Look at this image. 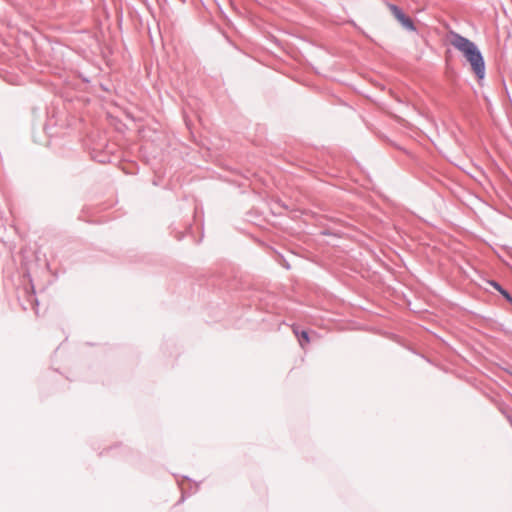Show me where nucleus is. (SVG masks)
Wrapping results in <instances>:
<instances>
[{
    "mask_svg": "<svg viewBox=\"0 0 512 512\" xmlns=\"http://www.w3.org/2000/svg\"><path fill=\"white\" fill-rule=\"evenodd\" d=\"M451 45L460 51L465 59L469 62L472 71L476 75L478 81L485 78V61L484 57L477 45L470 39L456 33L451 32Z\"/></svg>",
    "mask_w": 512,
    "mask_h": 512,
    "instance_id": "1",
    "label": "nucleus"
},
{
    "mask_svg": "<svg viewBox=\"0 0 512 512\" xmlns=\"http://www.w3.org/2000/svg\"><path fill=\"white\" fill-rule=\"evenodd\" d=\"M390 10L394 17L408 30L414 31L415 25L410 17H408L403 10L397 5L391 4Z\"/></svg>",
    "mask_w": 512,
    "mask_h": 512,
    "instance_id": "2",
    "label": "nucleus"
},
{
    "mask_svg": "<svg viewBox=\"0 0 512 512\" xmlns=\"http://www.w3.org/2000/svg\"><path fill=\"white\" fill-rule=\"evenodd\" d=\"M294 333L298 337L299 344L302 348L305 347V344L310 342L309 334L307 331L302 330L301 332H298V330L294 329Z\"/></svg>",
    "mask_w": 512,
    "mask_h": 512,
    "instance_id": "3",
    "label": "nucleus"
},
{
    "mask_svg": "<svg viewBox=\"0 0 512 512\" xmlns=\"http://www.w3.org/2000/svg\"><path fill=\"white\" fill-rule=\"evenodd\" d=\"M490 284L497 290L499 291V293L501 295H503V297L510 303H512V296L510 295V293L505 290L498 282L496 281H491Z\"/></svg>",
    "mask_w": 512,
    "mask_h": 512,
    "instance_id": "4",
    "label": "nucleus"
}]
</instances>
